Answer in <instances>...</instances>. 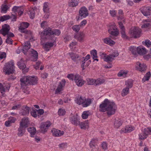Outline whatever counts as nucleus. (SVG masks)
<instances>
[{"instance_id":"f257e3e1","label":"nucleus","mask_w":151,"mask_h":151,"mask_svg":"<svg viewBox=\"0 0 151 151\" xmlns=\"http://www.w3.org/2000/svg\"><path fill=\"white\" fill-rule=\"evenodd\" d=\"M117 109V106L112 101L105 99L100 105L99 110L102 112H106L108 115L114 114Z\"/></svg>"},{"instance_id":"f03ea898","label":"nucleus","mask_w":151,"mask_h":151,"mask_svg":"<svg viewBox=\"0 0 151 151\" xmlns=\"http://www.w3.org/2000/svg\"><path fill=\"white\" fill-rule=\"evenodd\" d=\"M30 43L29 41L25 42L23 44L22 51L25 55L31 54V60L33 61H36L38 59V53L37 51L30 47Z\"/></svg>"},{"instance_id":"7ed1b4c3","label":"nucleus","mask_w":151,"mask_h":151,"mask_svg":"<svg viewBox=\"0 0 151 151\" xmlns=\"http://www.w3.org/2000/svg\"><path fill=\"white\" fill-rule=\"evenodd\" d=\"M61 33L60 31L58 29H52L50 28H47L42 32L40 34L41 38L44 39L47 38V36H49V38L52 39V36L55 35H59Z\"/></svg>"},{"instance_id":"20e7f679","label":"nucleus","mask_w":151,"mask_h":151,"mask_svg":"<svg viewBox=\"0 0 151 151\" xmlns=\"http://www.w3.org/2000/svg\"><path fill=\"white\" fill-rule=\"evenodd\" d=\"M37 78L36 76H24L20 79L21 86L24 88V86L27 85H34L37 83Z\"/></svg>"},{"instance_id":"39448f33","label":"nucleus","mask_w":151,"mask_h":151,"mask_svg":"<svg viewBox=\"0 0 151 151\" xmlns=\"http://www.w3.org/2000/svg\"><path fill=\"white\" fill-rule=\"evenodd\" d=\"M3 71L5 74L9 75L14 73V66L12 60H10L5 63L3 67Z\"/></svg>"},{"instance_id":"423d86ee","label":"nucleus","mask_w":151,"mask_h":151,"mask_svg":"<svg viewBox=\"0 0 151 151\" xmlns=\"http://www.w3.org/2000/svg\"><path fill=\"white\" fill-rule=\"evenodd\" d=\"M112 55H107L104 52H100V56L101 59H103L104 61L107 62L111 61L113 60L114 58L117 57L119 55L117 51L114 50L113 51Z\"/></svg>"},{"instance_id":"0eeeda50","label":"nucleus","mask_w":151,"mask_h":151,"mask_svg":"<svg viewBox=\"0 0 151 151\" xmlns=\"http://www.w3.org/2000/svg\"><path fill=\"white\" fill-rule=\"evenodd\" d=\"M10 28L9 25L4 24L2 26V28L1 29L0 32L4 36L7 35V37H12L14 36V34L11 32H9Z\"/></svg>"},{"instance_id":"6e6552de","label":"nucleus","mask_w":151,"mask_h":151,"mask_svg":"<svg viewBox=\"0 0 151 151\" xmlns=\"http://www.w3.org/2000/svg\"><path fill=\"white\" fill-rule=\"evenodd\" d=\"M141 32L139 28L134 27L131 28L129 33L132 37L136 38L139 37Z\"/></svg>"},{"instance_id":"1a4fd4ad","label":"nucleus","mask_w":151,"mask_h":151,"mask_svg":"<svg viewBox=\"0 0 151 151\" xmlns=\"http://www.w3.org/2000/svg\"><path fill=\"white\" fill-rule=\"evenodd\" d=\"M108 32L111 35L113 36H116L119 34L118 30L114 23L113 22L109 24Z\"/></svg>"},{"instance_id":"9d476101","label":"nucleus","mask_w":151,"mask_h":151,"mask_svg":"<svg viewBox=\"0 0 151 151\" xmlns=\"http://www.w3.org/2000/svg\"><path fill=\"white\" fill-rule=\"evenodd\" d=\"M29 26V24L27 22H23L19 24V30L20 32L22 33H25V36H26L28 34H31V32H28L25 29L27 28Z\"/></svg>"},{"instance_id":"9b49d317","label":"nucleus","mask_w":151,"mask_h":151,"mask_svg":"<svg viewBox=\"0 0 151 151\" xmlns=\"http://www.w3.org/2000/svg\"><path fill=\"white\" fill-rule=\"evenodd\" d=\"M69 119L72 124L76 126L78 125L80 122V117L77 114H70Z\"/></svg>"},{"instance_id":"f8f14e48","label":"nucleus","mask_w":151,"mask_h":151,"mask_svg":"<svg viewBox=\"0 0 151 151\" xmlns=\"http://www.w3.org/2000/svg\"><path fill=\"white\" fill-rule=\"evenodd\" d=\"M49 39L51 40V41L43 44V45L44 49L47 51H48L49 50L50 48L53 46L55 42V37L52 38V39L49 38Z\"/></svg>"},{"instance_id":"ddd939ff","label":"nucleus","mask_w":151,"mask_h":151,"mask_svg":"<svg viewBox=\"0 0 151 151\" xmlns=\"http://www.w3.org/2000/svg\"><path fill=\"white\" fill-rule=\"evenodd\" d=\"M146 65L144 63H141L138 62H137L135 66V69L137 71L141 72H144L147 69Z\"/></svg>"},{"instance_id":"4468645a","label":"nucleus","mask_w":151,"mask_h":151,"mask_svg":"<svg viewBox=\"0 0 151 151\" xmlns=\"http://www.w3.org/2000/svg\"><path fill=\"white\" fill-rule=\"evenodd\" d=\"M90 58V55H87L85 57L83 58V60L82 61L81 67L83 70L84 69V66H88L91 63V61L88 60Z\"/></svg>"},{"instance_id":"2eb2a0df","label":"nucleus","mask_w":151,"mask_h":151,"mask_svg":"<svg viewBox=\"0 0 151 151\" xmlns=\"http://www.w3.org/2000/svg\"><path fill=\"white\" fill-rule=\"evenodd\" d=\"M51 124V123L49 121L42 123L40 126V128L42 132L43 133L46 132Z\"/></svg>"},{"instance_id":"dca6fc26","label":"nucleus","mask_w":151,"mask_h":151,"mask_svg":"<svg viewBox=\"0 0 151 151\" xmlns=\"http://www.w3.org/2000/svg\"><path fill=\"white\" fill-rule=\"evenodd\" d=\"M51 124V123L49 121L42 123L40 126V128L42 132L43 133L46 132Z\"/></svg>"},{"instance_id":"f3484780","label":"nucleus","mask_w":151,"mask_h":151,"mask_svg":"<svg viewBox=\"0 0 151 151\" xmlns=\"http://www.w3.org/2000/svg\"><path fill=\"white\" fill-rule=\"evenodd\" d=\"M10 88V85L9 83H0V91L2 94H4L5 92L8 91Z\"/></svg>"},{"instance_id":"a211bd4d","label":"nucleus","mask_w":151,"mask_h":151,"mask_svg":"<svg viewBox=\"0 0 151 151\" xmlns=\"http://www.w3.org/2000/svg\"><path fill=\"white\" fill-rule=\"evenodd\" d=\"M79 15L81 19L84 18L88 15V13L87 9L85 7H81L79 11Z\"/></svg>"},{"instance_id":"6ab92c4d","label":"nucleus","mask_w":151,"mask_h":151,"mask_svg":"<svg viewBox=\"0 0 151 151\" xmlns=\"http://www.w3.org/2000/svg\"><path fill=\"white\" fill-rule=\"evenodd\" d=\"M65 83V80H63L60 82L57 89L55 91V94L60 93L63 90Z\"/></svg>"},{"instance_id":"aec40b11","label":"nucleus","mask_w":151,"mask_h":151,"mask_svg":"<svg viewBox=\"0 0 151 151\" xmlns=\"http://www.w3.org/2000/svg\"><path fill=\"white\" fill-rule=\"evenodd\" d=\"M75 81L78 86H82L85 83V81L80 78V76L77 74L75 75Z\"/></svg>"},{"instance_id":"412c9836","label":"nucleus","mask_w":151,"mask_h":151,"mask_svg":"<svg viewBox=\"0 0 151 151\" xmlns=\"http://www.w3.org/2000/svg\"><path fill=\"white\" fill-rule=\"evenodd\" d=\"M135 128L131 125H128L126 126L125 128H122L120 130V133H126L129 132L134 130Z\"/></svg>"},{"instance_id":"4be33fe9","label":"nucleus","mask_w":151,"mask_h":151,"mask_svg":"<svg viewBox=\"0 0 151 151\" xmlns=\"http://www.w3.org/2000/svg\"><path fill=\"white\" fill-rule=\"evenodd\" d=\"M141 11L144 16H148L151 14V7H144L142 9H141Z\"/></svg>"},{"instance_id":"5701e85b","label":"nucleus","mask_w":151,"mask_h":151,"mask_svg":"<svg viewBox=\"0 0 151 151\" xmlns=\"http://www.w3.org/2000/svg\"><path fill=\"white\" fill-rule=\"evenodd\" d=\"M29 120L27 118H23L20 122V126L24 128L27 127L29 124Z\"/></svg>"},{"instance_id":"b1692460","label":"nucleus","mask_w":151,"mask_h":151,"mask_svg":"<svg viewBox=\"0 0 151 151\" xmlns=\"http://www.w3.org/2000/svg\"><path fill=\"white\" fill-rule=\"evenodd\" d=\"M147 51L143 46H139L137 47V52L140 55H145L147 53Z\"/></svg>"},{"instance_id":"393cba45","label":"nucleus","mask_w":151,"mask_h":151,"mask_svg":"<svg viewBox=\"0 0 151 151\" xmlns=\"http://www.w3.org/2000/svg\"><path fill=\"white\" fill-rule=\"evenodd\" d=\"M12 10L16 14H18V15L21 16L23 14V9L21 7L14 6L12 8Z\"/></svg>"},{"instance_id":"a878e982","label":"nucleus","mask_w":151,"mask_h":151,"mask_svg":"<svg viewBox=\"0 0 151 151\" xmlns=\"http://www.w3.org/2000/svg\"><path fill=\"white\" fill-rule=\"evenodd\" d=\"M123 123V121L122 119L118 118L115 119L113 122L114 127L115 128H118Z\"/></svg>"},{"instance_id":"bb28decb","label":"nucleus","mask_w":151,"mask_h":151,"mask_svg":"<svg viewBox=\"0 0 151 151\" xmlns=\"http://www.w3.org/2000/svg\"><path fill=\"white\" fill-rule=\"evenodd\" d=\"M51 132L52 135L56 137L61 136L64 134V132L63 131L54 128L52 130Z\"/></svg>"},{"instance_id":"cd10ccee","label":"nucleus","mask_w":151,"mask_h":151,"mask_svg":"<svg viewBox=\"0 0 151 151\" xmlns=\"http://www.w3.org/2000/svg\"><path fill=\"white\" fill-rule=\"evenodd\" d=\"M69 55L71 59L74 62H76V63H78V61L79 60H80L79 56L77 54L71 52L69 53Z\"/></svg>"},{"instance_id":"c85d7f7f","label":"nucleus","mask_w":151,"mask_h":151,"mask_svg":"<svg viewBox=\"0 0 151 151\" xmlns=\"http://www.w3.org/2000/svg\"><path fill=\"white\" fill-rule=\"evenodd\" d=\"M37 8L35 7L34 8H30L29 9V11L28 12V14H29L30 18L33 19L34 18L35 16V11H37Z\"/></svg>"},{"instance_id":"c756f323","label":"nucleus","mask_w":151,"mask_h":151,"mask_svg":"<svg viewBox=\"0 0 151 151\" xmlns=\"http://www.w3.org/2000/svg\"><path fill=\"white\" fill-rule=\"evenodd\" d=\"M16 120L15 118L10 117L8 120L5 122V125L6 127H9L10 126L11 124L14 123Z\"/></svg>"},{"instance_id":"7c9ffc66","label":"nucleus","mask_w":151,"mask_h":151,"mask_svg":"<svg viewBox=\"0 0 151 151\" xmlns=\"http://www.w3.org/2000/svg\"><path fill=\"white\" fill-rule=\"evenodd\" d=\"M119 24L121 29V33L122 37L125 39L127 38V36L125 32V29L122 23L121 22H119Z\"/></svg>"},{"instance_id":"2f4dec72","label":"nucleus","mask_w":151,"mask_h":151,"mask_svg":"<svg viewBox=\"0 0 151 151\" xmlns=\"http://www.w3.org/2000/svg\"><path fill=\"white\" fill-rule=\"evenodd\" d=\"M78 125L81 129H84L88 128L89 124L88 121H86L83 122H79Z\"/></svg>"},{"instance_id":"473e14b6","label":"nucleus","mask_w":151,"mask_h":151,"mask_svg":"<svg viewBox=\"0 0 151 151\" xmlns=\"http://www.w3.org/2000/svg\"><path fill=\"white\" fill-rule=\"evenodd\" d=\"M30 108L26 106H23L22 110L20 111V114L22 115H26L29 114Z\"/></svg>"},{"instance_id":"72a5a7b5","label":"nucleus","mask_w":151,"mask_h":151,"mask_svg":"<svg viewBox=\"0 0 151 151\" xmlns=\"http://www.w3.org/2000/svg\"><path fill=\"white\" fill-rule=\"evenodd\" d=\"M103 40L104 43L111 46L114 45L115 43L114 41L109 37L104 38L103 39Z\"/></svg>"},{"instance_id":"f704fd0d","label":"nucleus","mask_w":151,"mask_h":151,"mask_svg":"<svg viewBox=\"0 0 151 151\" xmlns=\"http://www.w3.org/2000/svg\"><path fill=\"white\" fill-rule=\"evenodd\" d=\"M17 65L19 68L21 69L24 70L26 68L25 61L22 59L17 62Z\"/></svg>"},{"instance_id":"c9c22d12","label":"nucleus","mask_w":151,"mask_h":151,"mask_svg":"<svg viewBox=\"0 0 151 151\" xmlns=\"http://www.w3.org/2000/svg\"><path fill=\"white\" fill-rule=\"evenodd\" d=\"M128 71L125 70H121L118 73V76L119 77L125 78L126 77Z\"/></svg>"},{"instance_id":"e433bc0d","label":"nucleus","mask_w":151,"mask_h":151,"mask_svg":"<svg viewBox=\"0 0 151 151\" xmlns=\"http://www.w3.org/2000/svg\"><path fill=\"white\" fill-rule=\"evenodd\" d=\"M82 106L83 107H87L89 106L91 103V100L90 99H86L84 97Z\"/></svg>"},{"instance_id":"4c0bfd02","label":"nucleus","mask_w":151,"mask_h":151,"mask_svg":"<svg viewBox=\"0 0 151 151\" xmlns=\"http://www.w3.org/2000/svg\"><path fill=\"white\" fill-rule=\"evenodd\" d=\"M84 97L80 96L76 97L75 99L76 103L79 105H82V103L83 102V101H84Z\"/></svg>"},{"instance_id":"58836bf2","label":"nucleus","mask_w":151,"mask_h":151,"mask_svg":"<svg viewBox=\"0 0 151 151\" xmlns=\"http://www.w3.org/2000/svg\"><path fill=\"white\" fill-rule=\"evenodd\" d=\"M142 24L141 26L142 28H149L151 27V25L149 22L147 20H144L142 22Z\"/></svg>"},{"instance_id":"ea45409f","label":"nucleus","mask_w":151,"mask_h":151,"mask_svg":"<svg viewBox=\"0 0 151 151\" xmlns=\"http://www.w3.org/2000/svg\"><path fill=\"white\" fill-rule=\"evenodd\" d=\"M28 132L30 133L31 137H34L36 132V129L34 127H30L27 129Z\"/></svg>"},{"instance_id":"a19ab883","label":"nucleus","mask_w":151,"mask_h":151,"mask_svg":"<svg viewBox=\"0 0 151 151\" xmlns=\"http://www.w3.org/2000/svg\"><path fill=\"white\" fill-rule=\"evenodd\" d=\"M91 54L94 60L98 61L99 60L97 59V52L96 50H93L91 51Z\"/></svg>"},{"instance_id":"79ce46f5","label":"nucleus","mask_w":151,"mask_h":151,"mask_svg":"<svg viewBox=\"0 0 151 151\" xmlns=\"http://www.w3.org/2000/svg\"><path fill=\"white\" fill-rule=\"evenodd\" d=\"M17 135L21 137L23 135L25 132V128L19 126L18 129Z\"/></svg>"},{"instance_id":"37998d69","label":"nucleus","mask_w":151,"mask_h":151,"mask_svg":"<svg viewBox=\"0 0 151 151\" xmlns=\"http://www.w3.org/2000/svg\"><path fill=\"white\" fill-rule=\"evenodd\" d=\"M95 86H98L103 83L105 82V80L103 78H99L95 79Z\"/></svg>"},{"instance_id":"c03bdc74","label":"nucleus","mask_w":151,"mask_h":151,"mask_svg":"<svg viewBox=\"0 0 151 151\" xmlns=\"http://www.w3.org/2000/svg\"><path fill=\"white\" fill-rule=\"evenodd\" d=\"M78 4V0H69L68 2L69 6L74 7L77 6Z\"/></svg>"},{"instance_id":"a18cd8bd","label":"nucleus","mask_w":151,"mask_h":151,"mask_svg":"<svg viewBox=\"0 0 151 151\" xmlns=\"http://www.w3.org/2000/svg\"><path fill=\"white\" fill-rule=\"evenodd\" d=\"M125 84L126 86V87L129 88V89L131 88L133 86V81L131 79H128L126 81Z\"/></svg>"},{"instance_id":"49530a36","label":"nucleus","mask_w":151,"mask_h":151,"mask_svg":"<svg viewBox=\"0 0 151 151\" xmlns=\"http://www.w3.org/2000/svg\"><path fill=\"white\" fill-rule=\"evenodd\" d=\"M9 7L6 4H2L1 6V12L2 13H5L8 10Z\"/></svg>"},{"instance_id":"de8ad7c7","label":"nucleus","mask_w":151,"mask_h":151,"mask_svg":"<svg viewBox=\"0 0 151 151\" xmlns=\"http://www.w3.org/2000/svg\"><path fill=\"white\" fill-rule=\"evenodd\" d=\"M148 134H145L144 132V129H142V132L139 134V137L140 139H146Z\"/></svg>"},{"instance_id":"09e8293b","label":"nucleus","mask_w":151,"mask_h":151,"mask_svg":"<svg viewBox=\"0 0 151 151\" xmlns=\"http://www.w3.org/2000/svg\"><path fill=\"white\" fill-rule=\"evenodd\" d=\"M43 10L44 12H50L49 4L48 3H45L44 4Z\"/></svg>"},{"instance_id":"8fccbe9b","label":"nucleus","mask_w":151,"mask_h":151,"mask_svg":"<svg viewBox=\"0 0 151 151\" xmlns=\"http://www.w3.org/2000/svg\"><path fill=\"white\" fill-rule=\"evenodd\" d=\"M151 76L150 72L149 71L147 72L145 75L144 76L143 78H142V81L143 82H145L146 81H148Z\"/></svg>"},{"instance_id":"3c124183","label":"nucleus","mask_w":151,"mask_h":151,"mask_svg":"<svg viewBox=\"0 0 151 151\" xmlns=\"http://www.w3.org/2000/svg\"><path fill=\"white\" fill-rule=\"evenodd\" d=\"M90 114V112L89 111H84L82 114L81 116L83 119H86Z\"/></svg>"},{"instance_id":"603ef678","label":"nucleus","mask_w":151,"mask_h":151,"mask_svg":"<svg viewBox=\"0 0 151 151\" xmlns=\"http://www.w3.org/2000/svg\"><path fill=\"white\" fill-rule=\"evenodd\" d=\"M129 92V88L126 87L124 88L122 90V95L123 96H124L127 95Z\"/></svg>"},{"instance_id":"864d4df0","label":"nucleus","mask_w":151,"mask_h":151,"mask_svg":"<svg viewBox=\"0 0 151 151\" xmlns=\"http://www.w3.org/2000/svg\"><path fill=\"white\" fill-rule=\"evenodd\" d=\"M84 36V34L83 33H81L76 35L75 38L77 39L78 40L81 41L83 40Z\"/></svg>"},{"instance_id":"5fc2aeb1","label":"nucleus","mask_w":151,"mask_h":151,"mask_svg":"<svg viewBox=\"0 0 151 151\" xmlns=\"http://www.w3.org/2000/svg\"><path fill=\"white\" fill-rule=\"evenodd\" d=\"M87 84L89 85H95V79L93 78H88L87 79Z\"/></svg>"},{"instance_id":"6e6d98bb","label":"nucleus","mask_w":151,"mask_h":151,"mask_svg":"<svg viewBox=\"0 0 151 151\" xmlns=\"http://www.w3.org/2000/svg\"><path fill=\"white\" fill-rule=\"evenodd\" d=\"M142 43L148 47H150L151 46V42L150 40H146L145 41H143Z\"/></svg>"},{"instance_id":"4d7b16f0","label":"nucleus","mask_w":151,"mask_h":151,"mask_svg":"<svg viewBox=\"0 0 151 151\" xmlns=\"http://www.w3.org/2000/svg\"><path fill=\"white\" fill-rule=\"evenodd\" d=\"M97 141V139L96 138L93 139L90 142L89 145L91 148L95 147L96 143Z\"/></svg>"},{"instance_id":"13d9d810","label":"nucleus","mask_w":151,"mask_h":151,"mask_svg":"<svg viewBox=\"0 0 151 151\" xmlns=\"http://www.w3.org/2000/svg\"><path fill=\"white\" fill-rule=\"evenodd\" d=\"M97 141V139L96 138L93 139L90 142L89 145L91 148L95 147L96 143Z\"/></svg>"},{"instance_id":"bf43d9fd","label":"nucleus","mask_w":151,"mask_h":151,"mask_svg":"<svg viewBox=\"0 0 151 151\" xmlns=\"http://www.w3.org/2000/svg\"><path fill=\"white\" fill-rule=\"evenodd\" d=\"M137 49L136 47L131 46L129 48V50L134 55L136 54L137 52Z\"/></svg>"},{"instance_id":"052dcab7","label":"nucleus","mask_w":151,"mask_h":151,"mask_svg":"<svg viewBox=\"0 0 151 151\" xmlns=\"http://www.w3.org/2000/svg\"><path fill=\"white\" fill-rule=\"evenodd\" d=\"M58 114L60 116L64 115L65 113V109L63 108L60 109L58 111Z\"/></svg>"},{"instance_id":"680f3d73","label":"nucleus","mask_w":151,"mask_h":151,"mask_svg":"<svg viewBox=\"0 0 151 151\" xmlns=\"http://www.w3.org/2000/svg\"><path fill=\"white\" fill-rule=\"evenodd\" d=\"M6 54L5 52L0 51V60L5 59L6 57Z\"/></svg>"},{"instance_id":"e2e57ef3","label":"nucleus","mask_w":151,"mask_h":151,"mask_svg":"<svg viewBox=\"0 0 151 151\" xmlns=\"http://www.w3.org/2000/svg\"><path fill=\"white\" fill-rule=\"evenodd\" d=\"M144 132L146 134H151V127L147 128L146 127L144 129Z\"/></svg>"},{"instance_id":"0e129e2a","label":"nucleus","mask_w":151,"mask_h":151,"mask_svg":"<svg viewBox=\"0 0 151 151\" xmlns=\"http://www.w3.org/2000/svg\"><path fill=\"white\" fill-rule=\"evenodd\" d=\"M72 29L74 31L78 32L80 29V26L78 25H75L72 27Z\"/></svg>"},{"instance_id":"69168bd1","label":"nucleus","mask_w":151,"mask_h":151,"mask_svg":"<svg viewBox=\"0 0 151 151\" xmlns=\"http://www.w3.org/2000/svg\"><path fill=\"white\" fill-rule=\"evenodd\" d=\"M109 13L112 17H114L116 15L117 12L114 9H112L109 10Z\"/></svg>"},{"instance_id":"338daca9","label":"nucleus","mask_w":151,"mask_h":151,"mask_svg":"<svg viewBox=\"0 0 151 151\" xmlns=\"http://www.w3.org/2000/svg\"><path fill=\"white\" fill-rule=\"evenodd\" d=\"M37 111L36 110H33L31 112V115L34 117H36L37 116Z\"/></svg>"},{"instance_id":"774afa93","label":"nucleus","mask_w":151,"mask_h":151,"mask_svg":"<svg viewBox=\"0 0 151 151\" xmlns=\"http://www.w3.org/2000/svg\"><path fill=\"white\" fill-rule=\"evenodd\" d=\"M102 148L104 150H106L107 148V145L106 142H103L101 145Z\"/></svg>"}]
</instances>
